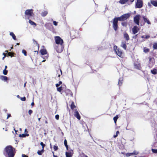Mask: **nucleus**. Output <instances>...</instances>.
<instances>
[{
  "mask_svg": "<svg viewBox=\"0 0 157 157\" xmlns=\"http://www.w3.org/2000/svg\"><path fill=\"white\" fill-rule=\"evenodd\" d=\"M57 90L59 92H61V91L63 90V87L62 86H60L59 87H57Z\"/></svg>",
  "mask_w": 157,
  "mask_h": 157,
  "instance_id": "nucleus-28",
  "label": "nucleus"
},
{
  "mask_svg": "<svg viewBox=\"0 0 157 157\" xmlns=\"http://www.w3.org/2000/svg\"><path fill=\"white\" fill-rule=\"evenodd\" d=\"M67 148V150H68V145H67V146H65Z\"/></svg>",
  "mask_w": 157,
  "mask_h": 157,
  "instance_id": "nucleus-56",
  "label": "nucleus"
},
{
  "mask_svg": "<svg viewBox=\"0 0 157 157\" xmlns=\"http://www.w3.org/2000/svg\"><path fill=\"white\" fill-rule=\"evenodd\" d=\"M15 153L13 148L11 146H7L4 149V154L6 157H13Z\"/></svg>",
  "mask_w": 157,
  "mask_h": 157,
  "instance_id": "nucleus-1",
  "label": "nucleus"
},
{
  "mask_svg": "<svg viewBox=\"0 0 157 157\" xmlns=\"http://www.w3.org/2000/svg\"><path fill=\"white\" fill-rule=\"evenodd\" d=\"M153 48L154 49H157V42H155L153 43Z\"/></svg>",
  "mask_w": 157,
  "mask_h": 157,
  "instance_id": "nucleus-25",
  "label": "nucleus"
},
{
  "mask_svg": "<svg viewBox=\"0 0 157 157\" xmlns=\"http://www.w3.org/2000/svg\"><path fill=\"white\" fill-rule=\"evenodd\" d=\"M22 157H28L27 156L24 155V154H22Z\"/></svg>",
  "mask_w": 157,
  "mask_h": 157,
  "instance_id": "nucleus-51",
  "label": "nucleus"
},
{
  "mask_svg": "<svg viewBox=\"0 0 157 157\" xmlns=\"http://www.w3.org/2000/svg\"><path fill=\"white\" fill-rule=\"evenodd\" d=\"M74 116L78 120H80L81 117L79 114L77 109L74 110Z\"/></svg>",
  "mask_w": 157,
  "mask_h": 157,
  "instance_id": "nucleus-12",
  "label": "nucleus"
},
{
  "mask_svg": "<svg viewBox=\"0 0 157 157\" xmlns=\"http://www.w3.org/2000/svg\"><path fill=\"white\" fill-rule=\"evenodd\" d=\"M3 55H5V53H3ZM5 57V55H4V57L2 58V59H4Z\"/></svg>",
  "mask_w": 157,
  "mask_h": 157,
  "instance_id": "nucleus-55",
  "label": "nucleus"
},
{
  "mask_svg": "<svg viewBox=\"0 0 157 157\" xmlns=\"http://www.w3.org/2000/svg\"><path fill=\"white\" fill-rule=\"evenodd\" d=\"M22 52L23 53L25 56H27V52L24 49H23L22 50Z\"/></svg>",
  "mask_w": 157,
  "mask_h": 157,
  "instance_id": "nucleus-39",
  "label": "nucleus"
},
{
  "mask_svg": "<svg viewBox=\"0 0 157 157\" xmlns=\"http://www.w3.org/2000/svg\"><path fill=\"white\" fill-rule=\"evenodd\" d=\"M121 46V47L124 49L125 50L126 49L127 45L126 44V42L125 41H122Z\"/></svg>",
  "mask_w": 157,
  "mask_h": 157,
  "instance_id": "nucleus-15",
  "label": "nucleus"
},
{
  "mask_svg": "<svg viewBox=\"0 0 157 157\" xmlns=\"http://www.w3.org/2000/svg\"><path fill=\"white\" fill-rule=\"evenodd\" d=\"M119 134V132L118 131H117V132H116V135H114L113 136V137H114L115 138H116L117 137V136H118Z\"/></svg>",
  "mask_w": 157,
  "mask_h": 157,
  "instance_id": "nucleus-40",
  "label": "nucleus"
},
{
  "mask_svg": "<svg viewBox=\"0 0 157 157\" xmlns=\"http://www.w3.org/2000/svg\"><path fill=\"white\" fill-rule=\"evenodd\" d=\"M53 149L55 151H56L58 149V147L57 146L54 145L53 147Z\"/></svg>",
  "mask_w": 157,
  "mask_h": 157,
  "instance_id": "nucleus-41",
  "label": "nucleus"
},
{
  "mask_svg": "<svg viewBox=\"0 0 157 157\" xmlns=\"http://www.w3.org/2000/svg\"><path fill=\"white\" fill-rule=\"evenodd\" d=\"M123 78H120L119 79L118 85L119 86H121L122 84V81Z\"/></svg>",
  "mask_w": 157,
  "mask_h": 157,
  "instance_id": "nucleus-26",
  "label": "nucleus"
},
{
  "mask_svg": "<svg viewBox=\"0 0 157 157\" xmlns=\"http://www.w3.org/2000/svg\"><path fill=\"white\" fill-rule=\"evenodd\" d=\"M41 54L42 55H44L47 54V51L45 49H42L40 51Z\"/></svg>",
  "mask_w": 157,
  "mask_h": 157,
  "instance_id": "nucleus-16",
  "label": "nucleus"
},
{
  "mask_svg": "<svg viewBox=\"0 0 157 157\" xmlns=\"http://www.w3.org/2000/svg\"><path fill=\"white\" fill-rule=\"evenodd\" d=\"M134 67L135 68L138 69H140L141 67H140V64H136V63H134Z\"/></svg>",
  "mask_w": 157,
  "mask_h": 157,
  "instance_id": "nucleus-17",
  "label": "nucleus"
},
{
  "mask_svg": "<svg viewBox=\"0 0 157 157\" xmlns=\"http://www.w3.org/2000/svg\"><path fill=\"white\" fill-rule=\"evenodd\" d=\"M45 123H46V124H48V121H47V120H46V121H45Z\"/></svg>",
  "mask_w": 157,
  "mask_h": 157,
  "instance_id": "nucleus-61",
  "label": "nucleus"
},
{
  "mask_svg": "<svg viewBox=\"0 0 157 157\" xmlns=\"http://www.w3.org/2000/svg\"><path fill=\"white\" fill-rule=\"evenodd\" d=\"M34 103L33 102L31 103V105L32 106H33L34 105Z\"/></svg>",
  "mask_w": 157,
  "mask_h": 157,
  "instance_id": "nucleus-57",
  "label": "nucleus"
},
{
  "mask_svg": "<svg viewBox=\"0 0 157 157\" xmlns=\"http://www.w3.org/2000/svg\"><path fill=\"white\" fill-rule=\"evenodd\" d=\"M151 58H150L149 59V61H150V63L149 64V67H151L152 66L154 65V63L153 62L152 63L151 61Z\"/></svg>",
  "mask_w": 157,
  "mask_h": 157,
  "instance_id": "nucleus-29",
  "label": "nucleus"
},
{
  "mask_svg": "<svg viewBox=\"0 0 157 157\" xmlns=\"http://www.w3.org/2000/svg\"><path fill=\"white\" fill-rule=\"evenodd\" d=\"M151 4L155 6H157V1L154 0H151Z\"/></svg>",
  "mask_w": 157,
  "mask_h": 157,
  "instance_id": "nucleus-18",
  "label": "nucleus"
},
{
  "mask_svg": "<svg viewBox=\"0 0 157 157\" xmlns=\"http://www.w3.org/2000/svg\"><path fill=\"white\" fill-rule=\"evenodd\" d=\"M28 113L30 115H31L33 113V111L31 109H30L29 110Z\"/></svg>",
  "mask_w": 157,
  "mask_h": 157,
  "instance_id": "nucleus-45",
  "label": "nucleus"
},
{
  "mask_svg": "<svg viewBox=\"0 0 157 157\" xmlns=\"http://www.w3.org/2000/svg\"><path fill=\"white\" fill-rule=\"evenodd\" d=\"M132 153V155H136L139 153V152L136 151H134Z\"/></svg>",
  "mask_w": 157,
  "mask_h": 157,
  "instance_id": "nucleus-34",
  "label": "nucleus"
},
{
  "mask_svg": "<svg viewBox=\"0 0 157 157\" xmlns=\"http://www.w3.org/2000/svg\"><path fill=\"white\" fill-rule=\"evenodd\" d=\"M20 99L22 101H25L26 100V98L24 97L23 98H21Z\"/></svg>",
  "mask_w": 157,
  "mask_h": 157,
  "instance_id": "nucleus-43",
  "label": "nucleus"
},
{
  "mask_svg": "<svg viewBox=\"0 0 157 157\" xmlns=\"http://www.w3.org/2000/svg\"><path fill=\"white\" fill-rule=\"evenodd\" d=\"M3 74L5 75H7L8 73V71L6 69H4L3 71Z\"/></svg>",
  "mask_w": 157,
  "mask_h": 157,
  "instance_id": "nucleus-35",
  "label": "nucleus"
},
{
  "mask_svg": "<svg viewBox=\"0 0 157 157\" xmlns=\"http://www.w3.org/2000/svg\"><path fill=\"white\" fill-rule=\"evenodd\" d=\"M150 36L148 35H146L145 36V38L146 39H148L149 38H150Z\"/></svg>",
  "mask_w": 157,
  "mask_h": 157,
  "instance_id": "nucleus-48",
  "label": "nucleus"
},
{
  "mask_svg": "<svg viewBox=\"0 0 157 157\" xmlns=\"http://www.w3.org/2000/svg\"><path fill=\"white\" fill-rule=\"evenodd\" d=\"M40 118H38V121H40Z\"/></svg>",
  "mask_w": 157,
  "mask_h": 157,
  "instance_id": "nucleus-62",
  "label": "nucleus"
},
{
  "mask_svg": "<svg viewBox=\"0 0 157 157\" xmlns=\"http://www.w3.org/2000/svg\"><path fill=\"white\" fill-rule=\"evenodd\" d=\"M121 25L123 26L126 27L127 26V23L126 22H123L121 23Z\"/></svg>",
  "mask_w": 157,
  "mask_h": 157,
  "instance_id": "nucleus-32",
  "label": "nucleus"
},
{
  "mask_svg": "<svg viewBox=\"0 0 157 157\" xmlns=\"http://www.w3.org/2000/svg\"><path fill=\"white\" fill-rule=\"evenodd\" d=\"M62 83V82L61 81H59L58 83H57V84H56V86L57 87H58Z\"/></svg>",
  "mask_w": 157,
  "mask_h": 157,
  "instance_id": "nucleus-38",
  "label": "nucleus"
},
{
  "mask_svg": "<svg viewBox=\"0 0 157 157\" xmlns=\"http://www.w3.org/2000/svg\"><path fill=\"white\" fill-rule=\"evenodd\" d=\"M40 144L42 146V149H44V147L45 146V144H44V143L42 142H40Z\"/></svg>",
  "mask_w": 157,
  "mask_h": 157,
  "instance_id": "nucleus-37",
  "label": "nucleus"
},
{
  "mask_svg": "<svg viewBox=\"0 0 157 157\" xmlns=\"http://www.w3.org/2000/svg\"><path fill=\"white\" fill-rule=\"evenodd\" d=\"M113 49L116 54L121 58L123 57V55L121 50L118 48L117 46L115 45L114 46Z\"/></svg>",
  "mask_w": 157,
  "mask_h": 157,
  "instance_id": "nucleus-4",
  "label": "nucleus"
},
{
  "mask_svg": "<svg viewBox=\"0 0 157 157\" xmlns=\"http://www.w3.org/2000/svg\"><path fill=\"white\" fill-rule=\"evenodd\" d=\"M141 37L142 38H144V36H141Z\"/></svg>",
  "mask_w": 157,
  "mask_h": 157,
  "instance_id": "nucleus-59",
  "label": "nucleus"
},
{
  "mask_svg": "<svg viewBox=\"0 0 157 157\" xmlns=\"http://www.w3.org/2000/svg\"><path fill=\"white\" fill-rule=\"evenodd\" d=\"M143 2L142 0H137L136 5V7L140 8L143 6Z\"/></svg>",
  "mask_w": 157,
  "mask_h": 157,
  "instance_id": "nucleus-9",
  "label": "nucleus"
},
{
  "mask_svg": "<svg viewBox=\"0 0 157 157\" xmlns=\"http://www.w3.org/2000/svg\"><path fill=\"white\" fill-rule=\"evenodd\" d=\"M151 72L152 74L155 75L157 73V71L156 69H154L153 70H151Z\"/></svg>",
  "mask_w": 157,
  "mask_h": 157,
  "instance_id": "nucleus-27",
  "label": "nucleus"
},
{
  "mask_svg": "<svg viewBox=\"0 0 157 157\" xmlns=\"http://www.w3.org/2000/svg\"><path fill=\"white\" fill-rule=\"evenodd\" d=\"M64 144L65 145V146H67V140L65 139L64 140Z\"/></svg>",
  "mask_w": 157,
  "mask_h": 157,
  "instance_id": "nucleus-44",
  "label": "nucleus"
},
{
  "mask_svg": "<svg viewBox=\"0 0 157 157\" xmlns=\"http://www.w3.org/2000/svg\"><path fill=\"white\" fill-rule=\"evenodd\" d=\"M118 118V115H116V116L114 117L113 119L114 121V123L116 124V123L117 121Z\"/></svg>",
  "mask_w": 157,
  "mask_h": 157,
  "instance_id": "nucleus-30",
  "label": "nucleus"
},
{
  "mask_svg": "<svg viewBox=\"0 0 157 157\" xmlns=\"http://www.w3.org/2000/svg\"><path fill=\"white\" fill-rule=\"evenodd\" d=\"M33 10V9H28L26 10L25 13V17H27L28 19H29L33 17L34 13Z\"/></svg>",
  "mask_w": 157,
  "mask_h": 157,
  "instance_id": "nucleus-3",
  "label": "nucleus"
},
{
  "mask_svg": "<svg viewBox=\"0 0 157 157\" xmlns=\"http://www.w3.org/2000/svg\"><path fill=\"white\" fill-rule=\"evenodd\" d=\"M53 24L55 26H57V22H56L55 21H53Z\"/></svg>",
  "mask_w": 157,
  "mask_h": 157,
  "instance_id": "nucleus-47",
  "label": "nucleus"
},
{
  "mask_svg": "<svg viewBox=\"0 0 157 157\" xmlns=\"http://www.w3.org/2000/svg\"><path fill=\"white\" fill-rule=\"evenodd\" d=\"M54 39L56 42V43L58 45H59L60 46V49H58L57 50V52H62L63 49V39L61 38L59 36H55L54 37Z\"/></svg>",
  "mask_w": 157,
  "mask_h": 157,
  "instance_id": "nucleus-2",
  "label": "nucleus"
},
{
  "mask_svg": "<svg viewBox=\"0 0 157 157\" xmlns=\"http://www.w3.org/2000/svg\"><path fill=\"white\" fill-rule=\"evenodd\" d=\"M125 155L127 157H129L132 155V153H126Z\"/></svg>",
  "mask_w": 157,
  "mask_h": 157,
  "instance_id": "nucleus-36",
  "label": "nucleus"
},
{
  "mask_svg": "<svg viewBox=\"0 0 157 157\" xmlns=\"http://www.w3.org/2000/svg\"><path fill=\"white\" fill-rule=\"evenodd\" d=\"M149 51V49L148 48H144V51L145 53H147Z\"/></svg>",
  "mask_w": 157,
  "mask_h": 157,
  "instance_id": "nucleus-33",
  "label": "nucleus"
},
{
  "mask_svg": "<svg viewBox=\"0 0 157 157\" xmlns=\"http://www.w3.org/2000/svg\"><path fill=\"white\" fill-rule=\"evenodd\" d=\"M66 157H71L72 154L71 152H66Z\"/></svg>",
  "mask_w": 157,
  "mask_h": 157,
  "instance_id": "nucleus-21",
  "label": "nucleus"
},
{
  "mask_svg": "<svg viewBox=\"0 0 157 157\" xmlns=\"http://www.w3.org/2000/svg\"><path fill=\"white\" fill-rule=\"evenodd\" d=\"M57 71H60V72L61 75L62 74V71L61 70V69H58V70Z\"/></svg>",
  "mask_w": 157,
  "mask_h": 157,
  "instance_id": "nucleus-50",
  "label": "nucleus"
},
{
  "mask_svg": "<svg viewBox=\"0 0 157 157\" xmlns=\"http://www.w3.org/2000/svg\"><path fill=\"white\" fill-rule=\"evenodd\" d=\"M137 34H136V35L134 36H133V38H135V39H136V37H137Z\"/></svg>",
  "mask_w": 157,
  "mask_h": 157,
  "instance_id": "nucleus-53",
  "label": "nucleus"
},
{
  "mask_svg": "<svg viewBox=\"0 0 157 157\" xmlns=\"http://www.w3.org/2000/svg\"><path fill=\"white\" fill-rule=\"evenodd\" d=\"M76 106L74 104V102H72L71 105V109H73Z\"/></svg>",
  "mask_w": 157,
  "mask_h": 157,
  "instance_id": "nucleus-31",
  "label": "nucleus"
},
{
  "mask_svg": "<svg viewBox=\"0 0 157 157\" xmlns=\"http://www.w3.org/2000/svg\"><path fill=\"white\" fill-rule=\"evenodd\" d=\"M142 18H143V19L144 21V23L143 24V25H142V24H140V25L142 26L143 25H144V23H146L148 25H151V23L149 21V20L145 16H142Z\"/></svg>",
  "mask_w": 157,
  "mask_h": 157,
  "instance_id": "nucleus-10",
  "label": "nucleus"
},
{
  "mask_svg": "<svg viewBox=\"0 0 157 157\" xmlns=\"http://www.w3.org/2000/svg\"><path fill=\"white\" fill-rule=\"evenodd\" d=\"M48 13L47 11H44L41 13V15L42 16L44 17Z\"/></svg>",
  "mask_w": 157,
  "mask_h": 157,
  "instance_id": "nucleus-22",
  "label": "nucleus"
},
{
  "mask_svg": "<svg viewBox=\"0 0 157 157\" xmlns=\"http://www.w3.org/2000/svg\"><path fill=\"white\" fill-rule=\"evenodd\" d=\"M7 68V66L6 65L5 66L4 69L6 70Z\"/></svg>",
  "mask_w": 157,
  "mask_h": 157,
  "instance_id": "nucleus-58",
  "label": "nucleus"
},
{
  "mask_svg": "<svg viewBox=\"0 0 157 157\" xmlns=\"http://www.w3.org/2000/svg\"><path fill=\"white\" fill-rule=\"evenodd\" d=\"M83 157H88L85 154H84L83 155Z\"/></svg>",
  "mask_w": 157,
  "mask_h": 157,
  "instance_id": "nucleus-54",
  "label": "nucleus"
},
{
  "mask_svg": "<svg viewBox=\"0 0 157 157\" xmlns=\"http://www.w3.org/2000/svg\"><path fill=\"white\" fill-rule=\"evenodd\" d=\"M27 132V129L26 128L25 129V132Z\"/></svg>",
  "mask_w": 157,
  "mask_h": 157,
  "instance_id": "nucleus-64",
  "label": "nucleus"
},
{
  "mask_svg": "<svg viewBox=\"0 0 157 157\" xmlns=\"http://www.w3.org/2000/svg\"><path fill=\"white\" fill-rule=\"evenodd\" d=\"M29 23H30L31 25H34V27H35L36 26V24L33 21H32L31 20H29Z\"/></svg>",
  "mask_w": 157,
  "mask_h": 157,
  "instance_id": "nucleus-23",
  "label": "nucleus"
},
{
  "mask_svg": "<svg viewBox=\"0 0 157 157\" xmlns=\"http://www.w3.org/2000/svg\"><path fill=\"white\" fill-rule=\"evenodd\" d=\"M10 35L12 36L13 40H16V36L13 33L10 32Z\"/></svg>",
  "mask_w": 157,
  "mask_h": 157,
  "instance_id": "nucleus-19",
  "label": "nucleus"
},
{
  "mask_svg": "<svg viewBox=\"0 0 157 157\" xmlns=\"http://www.w3.org/2000/svg\"><path fill=\"white\" fill-rule=\"evenodd\" d=\"M59 115L58 114H57V115H56V116H55V118L57 120H58L59 119Z\"/></svg>",
  "mask_w": 157,
  "mask_h": 157,
  "instance_id": "nucleus-46",
  "label": "nucleus"
},
{
  "mask_svg": "<svg viewBox=\"0 0 157 157\" xmlns=\"http://www.w3.org/2000/svg\"><path fill=\"white\" fill-rule=\"evenodd\" d=\"M44 151V149H42L41 151L38 150L37 153L39 155H41L43 153Z\"/></svg>",
  "mask_w": 157,
  "mask_h": 157,
  "instance_id": "nucleus-24",
  "label": "nucleus"
},
{
  "mask_svg": "<svg viewBox=\"0 0 157 157\" xmlns=\"http://www.w3.org/2000/svg\"><path fill=\"white\" fill-rule=\"evenodd\" d=\"M134 0H120L119 2L121 4H124L127 3L128 5H130L132 4Z\"/></svg>",
  "mask_w": 157,
  "mask_h": 157,
  "instance_id": "nucleus-8",
  "label": "nucleus"
},
{
  "mask_svg": "<svg viewBox=\"0 0 157 157\" xmlns=\"http://www.w3.org/2000/svg\"><path fill=\"white\" fill-rule=\"evenodd\" d=\"M152 151L153 152L155 153H157V149H152Z\"/></svg>",
  "mask_w": 157,
  "mask_h": 157,
  "instance_id": "nucleus-42",
  "label": "nucleus"
},
{
  "mask_svg": "<svg viewBox=\"0 0 157 157\" xmlns=\"http://www.w3.org/2000/svg\"><path fill=\"white\" fill-rule=\"evenodd\" d=\"M130 16L129 13L124 14L120 17H117L119 21H122L126 20Z\"/></svg>",
  "mask_w": 157,
  "mask_h": 157,
  "instance_id": "nucleus-5",
  "label": "nucleus"
},
{
  "mask_svg": "<svg viewBox=\"0 0 157 157\" xmlns=\"http://www.w3.org/2000/svg\"><path fill=\"white\" fill-rule=\"evenodd\" d=\"M53 156L54 157H58L57 156L54 155H53Z\"/></svg>",
  "mask_w": 157,
  "mask_h": 157,
  "instance_id": "nucleus-63",
  "label": "nucleus"
},
{
  "mask_svg": "<svg viewBox=\"0 0 157 157\" xmlns=\"http://www.w3.org/2000/svg\"><path fill=\"white\" fill-rule=\"evenodd\" d=\"M11 117V115L10 114H8L7 115V119H8L9 117Z\"/></svg>",
  "mask_w": 157,
  "mask_h": 157,
  "instance_id": "nucleus-52",
  "label": "nucleus"
},
{
  "mask_svg": "<svg viewBox=\"0 0 157 157\" xmlns=\"http://www.w3.org/2000/svg\"><path fill=\"white\" fill-rule=\"evenodd\" d=\"M141 16L139 14H138L135 16L133 18V21L134 23L137 25H140V20Z\"/></svg>",
  "mask_w": 157,
  "mask_h": 157,
  "instance_id": "nucleus-7",
  "label": "nucleus"
},
{
  "mask_svg": "<svg viewBox=\"0 0 157 157\" xmlns=\"http://www.w3.org/2000/svg\"><path fill=\"white\" fill-rule=\"evenodd\" d=\"M0 79L2 80L6 81L8 79V78L6 76L2 75L0 76Z\"/></svg>",
  "mask_w": 157,
  "mask_h": 157,
  "instance_id": "nucleus-14",
  "label": "nucleus"
},
{
  "mask_svg": "<svg viewBox=\"0 0 157 157\" xmlns=\"http://www.w3.org/2000/svg\"><path fill=\"white\" fill-rule=\"evenodd\" d=\"M124 37L127 41L129 40V37L128 35L126 33V32H123Z\"/></svg>",
  "mask_w": 157,
  "mask_h": 157,
  "instance_id": "nucleus-13",
  "label": "nucleus"
},
{
  "mask_svg": "<svg viewBox=\"0 0 157 157\" xmlns=\"http://www.w3.org/2000/svg\"><path fill=\"white\" fill-rule=\"evenodd\" d=\"M119 20L117 17H115L113 20V27L114 30L116 31L117 30L118 28V21Z\"/></svg>",
  "mask_w": 157,
  "mask_h": 157,
  "instance_id": "nucleus-6",
  "label": "nucleus"
},
{
  "mask_svg": "<svg viewBox=\"0 0 157 157\" xmlns=\"http://www.w3.org/2000/svg\"><path fill=\"white\" fill-rule=\"evenodd\" d=\"M29 136V134L26 133V134H20L19 135V137H25L26 136Z\"/></svg>",
  "mask_w": 157,
  "mask_h": 157,
  "instance_id": "nucleus-20",
  "label": "nucleus"
},
{
  "mask_svg": "<svg viewBox=\"0 0 157 157\" xmlns=\"http://www.w3.org/2000/svg\"><path fill=\"white\" fill-rule=\"evenodd\" d=\"M140 30L139 29L137 26H134L132 29L133 33L135 34L137 33Z\"/></svg>",
  "mask_w": 157,
  "mask_h": 157,
  "instance_id": "nucleus-11",
  "label": "nucleus"
},
{
  "mask_svg": "<svg viewBox=\"0 0 157 157\" xmlns=\"http://www.w3.org/2000/svg\"><path fill=\"white\" fill-rule=\"evenodd\" d=\"M33 43L34 44H38L37 42L34 39H33Z\"/></svg>",
  "mask_w": 157,
  "mask_h": 157,
  "instance_id": "nucleus-49",
  "label": "nucleus"
},
{
  "mask_svg": "<svg viewBox=\"0 0 157 157\" xmlns=\"http://www.w3.org/2000/svg\"><path fill=\"white\" fill-rule=\"evenodd\" d=\"M17 97L18 98H20V97L19 95H17Z\"/></svg>",
  "mask_w": 157,
  "mask_h": 157,
  "instance_id": "nucleus-60",
  "label": "nucleus"
}]
</instances>
